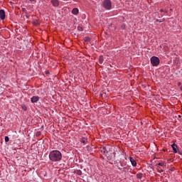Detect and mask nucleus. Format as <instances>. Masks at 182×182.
<instances>
[{"label":"nucleus","mask_w":182,"mask_h":182,"mask_svg":"<svg viewBox=\"0 0 182 182\" xmlns=\"http://www.w3.org/2000/svg\"><path fill=\"white\" fill-rule=\"evenodd\" d=\"M103 60H104L103 57H102V55H100V56L99 57V63H100V65H102V63H103Z\"/></svg>","instance_id":"11"},{"label":"nucleus","mask_w":182,"mask_h":182,"mask_svg":"<svg viewBox=\"0 0 182 182\" xmlns=\"http://www.w3.org/2000/svg\"><path fill=\"white\" fill-rule=\"evenodd\" d=\"M114 156H112L110 159H112V160L116 157V151H114Z\"/></svg>","instance_id":"16"},{"label":"nucleus","mask_w":182,"mask_h":182,"mask_svg":"<svg viewBox=\"0 0 182 182\" xmlns=\"http://www.w3.org/2000/svg\"><path fill=\"white\" fill-rule=\"evenodd\" d=\"M171 147L173 149V153H177V144H173Z\"/></svg>","instance_id":"9"},{"label":"nucleus","mask_w":182,"mask_h":182,"mask_svg":"<svg viewBox=\"0 0 182 182\" xmlns=\"http://www.w3.org/2000/svg\"><path fill=\"white\" fill-rule=\"evenodd\" d=\"M156 22H161V21L156 19Z\"/></svg>","instance_id":"22"},{"label":"nucleus","mask_w":182,"mask_h":182,"mask_svg":"<svg viewBox=\"0 0 182 182\" xmlns=\"http://www.w3.org/2000/svg\"><path fill=\"white\" fill-rule=\"evenodd\" d=\"M4 140H5L6 143H8V141H9V137L5 136Z\"/></svg>","instance_id":"15"},{"label":"nucleus","mask_w":182,"mask_h":182,"mask_svg":"<svg viewBox=\"0 0 182 182\" xmlns=\"http://www.w3.org/2000/svg\"><path fill=\"white\" fill-rule=\"evenodd\" d=\"M0 19L1 21H4V19H5V11H4L3 9L0 10Z\"/></svg>","instance_id":"4"},{"label":"nucleus","mask_w":182,"mask_h":182,"mask_svg":"<svg viewBox=\"0 0 182 182\" xmlns=\"http://www.w3.org/2000/svg\"><path fill=\"white\" fill-rule=\"evenodd\" d=\"M31 2H35V0H30Z\"/></svg>","instance_id":"23"},{"label":"nucleus","mask_w":182,"mask_h":182,"mask_svg":"<svg viewBox=\"0 0 182 182\" xmlns=\"http://www.w3.org/2000/svg\"><path fill=\"white\" fill-rule=\"evenodd\" d=\"M50 2L54 6H58L59 5V0H51Z\"/></svg>","instance_id":"7"},{"label":"nucleus","mask_w":182,"mask_h":182,"mask_svg":"<svg viewBox=\"0 0 182 182\" xmlns=\"http://www.w3.org/2000/svg\"><path fill=\"white\" fill-rule=\"evenodd\" d=\"M178 154H181V156H182V152L178 151Z\"/></svg>","instance_id":"20"},{"label":"nucleus","mask_w":182,"mask_h":182,"mask_svg":"<svg viewBox=\"0 0 182 182\" xmlns=\"http://www.w3.org/2000/svg\"><path fill=\"white\" fill-rule=\"evenodd\" d=\"M129 161L131 162V164L133 166V167H136V166H137V162H136V160H134L133 157L129 158Z\"/></svg>","instance_id":"5"},{"label":"nucleus","mask_w":182,"mask_h":182,"mask_svg":"<svg viewBox=\"0 0 182 182\" xmlns=\"http://www.w3.org/2000/svg\"><path fill=\"white\" fill-rule=\"evenodd\" d=\"M81 143H83V144H86V143H87V139L85 138L82 139Z\"/></svg>","instance_id":"13"},{"label":"nucleus","mask_w":182,"mask_h":182,"mask_svg":"<svg viewBox=\"0 0 182 182\" xmlns=\"http://www.w3.org/2000/svg\"><path fill=\"white\" fill-rule=\"evenodd\" d=\"M76 174H77V176H82V171H80V170H77V171H76Z\"/></svg>","instance_id":"14"},{"label":"nucleus","mask_w":182,"mask_h":182,"mask_svg":"<svg viewBox=\"0 0 182 182\" xmlns=\"http://www.w3.org/2000/svg\"><path fill=\"white\" fill-rule=\"evenodd\" d=\"M22 109H23V110H25V111L27 110L26 106H25V105L22 106Z\"/></svg>","instance_id":"18"},{"label":"nucleus","mask_w":182,"mask_h":182,"mask_svg":"<svg viewBox=\"0 0 182 182\" xmlns=\"http://www.w3.org/2000/svg\"><path fill=\"white\" fill-rule=\"evenodd\" d=\"M178 86H180V85H181V82H178Z\"/></svg>","instance_id":"25"},{"label":"nucleus","mask_w":182,"mask_h":182,"mask_svg":"<svg viewBox=\"0 0 182 182\" xmlns=\"http://www.w3.org/2000/svg\"><path fill=\"white\" fill-rule=\"evenodd\" d=\"M164 12L165 13V14H167V10H164Z\"/></svg>","instance_id":"21"},{"label":"nucleus","mask_w":182,"mask_h":182,"mask_svg":"<svg viewBox=\"0 0 182 182\" xmlns=\"http://www.w3.org/2000/svg\"><path fill=\"white\" fill-rule=\"evenodd\" d=\"M101 153H102V154H105V156H107V149H106L105 147L102 148Z\"/></svg>","instance_id":"10"},{"label":"nucleus","mask_w":182,"mask_h":182,"mask_svg":"<svg viewBox=\"0 0 182 182\" xmlns=\"http://www.w3.org/2000/svg\"><path fill=\"white\" fill-rule=\"evenodd\" d=\"M160 12H164V9H161L160 10Z\"/></svg>","instance_id":"19"},{"label":"nucleus","mask_w":182,"mask_h":182,"mask_svg":"<svg viewBox=\"0 0 182 182\" xmlns=\"http://www.w3.org/2000/svg\"><path fill=\"white\" fill-rule=\"evenodd\" d=\"M122 29H124V26H122Z\"/></svg>","instance_id":"24"},{"label":"nucleus","mask_w":182,"mask_h":182,"mask_svg":"<svg viewBox=\"0 0 182 182\" xmlns=\"http://www.w3.org/2000/svg\"><path fill=\"white\" fill-rule=\"evenodd\" d=\"M136 177H137V178H143V173H138L136 174Z\"/></svg>","instance_id":"12"},{"label":"nucleus","mask_w":182,"mask_h":182,"mask_svg":"<svg viewBox=\"0 0 182 182\" xmlns=\"http://www.w3.org/2000/svg\"><path fill=\"white\" fill-rule=\"evenodd\" d=\"M72 14L73 15H77L79 14V9L77 8H75L72 10Z\"/></svg>","instance_id":"8"},{"label":"nucleus","mask_w":182,"mask_h":182,"mask_svg":"<svg viewBox=\"0 0 182 182\" xmlns=\"http://www.w3.org/2000/svg\"><path fill=\"white\" fill-rule=\"evenodd\" d=\"M102 8H105L107 11H110V9H112V1L105 0L102 2Z\"/></svg>","instance_id":"2"},{"label":"nucleus","mask_w":182,"mask_h":182,"mask_svg":"<svg viewBox=\"0 0 182 182\" xmlns=\"http://www.w3.org/2000/svg\"><path fill=\"white\" fill-rule=\"evenodd\" d=\"M151 63L152 66H159V65H160V58L156 56L151 57Z\"/></svg>","instance_id":"3"},{"label":"nucleus","mask_w":182,"mask_h":182,"mask_svg":"<svg viewBox=\"0 0 182 182\" xmlns=\"http://www.w3.org/2000/svg\"><path fill=\"white\" fill-rule=\"evenodd\" d=\"M49 159L51 161H60L62 160V153L58 150H54L50 152Z\"/></svg>","instance_id":"1"},{"label":"nucleus","mask_w":182,"mask_h":182,"mask_svg":"<svg viewBox=\"0 0 182 182\" xmlns=\"http://www.w3.org/2000/svg\"><path fill=\"white\" fill-rule=\"evenodd\" d=\"M39 101V97L38 96H33L31 97V103H36Z\"/></svg>","instance_id":"6"},{"label":"nucleus","mask_w":182,"mask_h":182,"mask_svg":"<svg viewBox=\"0 0 182 182\" xmlns=\"http://www.w3.org/2000/svg\"><path fill=\"white\" fill-rule=\"evenodd\" d=\"M158 166H166V163H159Z\"/></svg>","instance_id":"17"}]
</instances>
